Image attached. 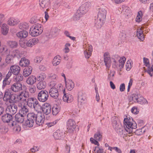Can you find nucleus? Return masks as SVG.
Returning <instances> with one entry per match:
<instances>
[{
    "label": "nucleus",
    "mask_w": 153,
    "mask_h": 153,
    "mask_svg": "<svg viewBox=\"0 0 153 153\" xmlns=\"http://www.w3.org/2000/svg\"><path fill=\"white\" fill-rule=\"evenodd\" d=\"M45 118L44 115L36 114L33 113H29L27 115L25 124L28 127H32L35 123L39 126H42Z\"/></svg>",
    "instance_id": "obj_1"
},
{
    "label": "nucleus",
    "mask_w": 153,
    "mask_h": 153,
    "mask_svg": "<svg viewBox=\"0 0 153 153\" xmlns=\"http://www.w3.org/2000/svg\"><path fill=\"white\" fill-rule=\"evenodd\" d=\"M124 127L126 131L130 134L133 132V129L137 128V124L131 117H127L124 120Z\"/></svg>",
    "instance_id": "obj_2"
},
{
    "label": "nucleus",
    "mask_w": 153,
    "mask_h": 153,
    "mask_svg": "<svg viewBox=\"0 0 153 153\" xmlns=\"http://www.w3.org/2000/svg\"><path fill=\"white\" fill-rule=\"evenodd\" d=\"M105 9L100 8L97 19H95V26L97 28H100L105 23Z\"/></svg>",
    "instance_id": "obj_3"
},
{
    "label": "nucleus",
    "mask_w": 153,
    "mask_h": 153,
    "mask_svg": "<svg viewBox=\"0 0 153 153\" xmlns=\"http://www.w3.org/2000/svg\"><path fill=\"white\" fill-rule=\"evenodd\" d=\"M43 30V27L41 25L35 24L30 28L29 33L32 36H36L41 34Z\"/></svg>",
    "instance_id": "obj_4"
},
{
    "label": "nucleus",
    "mask_w": 153,
    "mask_h": 153,
    "mask_svg": "<svg viewBox=\"0 0 153 153\" xmlns=\"http://www.w3.org/2000/svg\"><path fill=\"white\" fill-rule=\"evenodd\" d=\"M16 97L13 94L11 90L7 89L4 91L3 95V100L5 102H9L10 103L13 102L15 100Z\"/></svg>",
    "instance_id": "obj_5"
},
{
    "label": "nucleus",
    "mask_w": 153,
    "mask_h": 153,
    "mask_svg": "<svg viewBox=\"0 0 153 153\" xmlns=\"http://www.w3.org/2000/svg\"><path fill=\"white\" fill-rule=\"evenodd\" d=\"M27 105L30 108H34L36 111H39L41 108V105L39 103L37 100L34 98H30L28 99Z\"/></svg>",
    "instance_id": "obj_6"
},
{
    "label": "nucleus",
    "mask_w": 153,
    "mask_h": 153,
    "mask_svg": "<svg viewBox=\"0 0 153 153\" xmlns=\"http://www.w3.org/2000/svg\"><path fill=\"white\" fill-rule=\"evenodd\" d=\"M132 100L135 102H137L141 104H147V100L140 94H133L131 96Z\"/></svg>",
    "instance_id": "obj_7"
},
{
    "label": "nucleus",
    "mask_w": 153,
    "mask_h": 153,
    "mask_svg": "<svg viewBox=\"0 0 153 153\" xmlns=\"http://www.w3.org/2000/svg\"><path fill=\"white\" fill-rule=\"evenodd\" d=\"M49 97L48 92L46 90L40 91L38 94V99L40 102H44L48 99Z\"/></svg>",
    "instance_id": "obj_8"
},
{
    "label": "nucleus",
    "mask_w": 153,
    "mask_h": 153,
    "mask_svg": "<svg viewBox=\"0 0 153 153\" xmlns=\"http://www.w3.org/2000/svg\"><path fill=\"white\" fill-rule=\"evenodd\" d=\"M67 127L68 132L73 133L76 127L75 122L73 119H69L67 122Z\"/></svg>",
    "instance_id": "obj_9"
},
{
    "label": "nucleus",
    "mask_w": 153,
    "mask_h": 153,
    "mask_svg": "<svg viewBox=\"0 0 153 153\" xmlns=\"http://www.w3.org/2000/svg\"><path fill=\"white\" fill-rule=\"evenodd\" d=\"M41 108L39 110H42L43 114L47 115L50 114L51 111V105L48 103H45L43 104L42 106L41 105Z\"/></svg>",
    "instance_id": "obj_10"
},
{
    "label": "nucleus",
    "mask_w": 153,
    "mask_h": 153,
    "mask_svg": "<svg viewBox=\"0 0 153 153\" xmlns=\"http://www.w3.org/2000/svg\"><path fill=\"white\" fill-rule=\"evenodd\" d=\"M10 89L14 92H18L22 90V85L21 82H15L11 85Z\"/></svg>",
    "instance_id": "obj_11"
},
{
    "label": "nucleus",
    "mask_w": 153,
    "mask_h": 153,
    "mask_svg": "<svg viewBox=\"0 0 153 153\" xmlns=\"http://www.w3.org/2000/svg\"><path fill=\"white\" fill-rule=\"evenodd\" d=\"M91 5L90 2H87L83 4L79 8V10L83 14L86 13L89 10Z\"/></svg>",
    "instance_id": "obj_12"
},
{
    "label": "nucleus",
    "mask_w": 153,
    "mask_h": 153,
    "mask_svg": "<svg viewBox=\"0 0 153 153\" xmlns=\"http://www.w3.org/2000/svg\"><path fill=\"white\" fill-rule=\"evenodd\" d=\"M17 106L15 104H13L8 106L7 109V111H8V113L13 115L16 113L17 110Z\"/></svg>",
    "instance_id": "obj_13"
},
{
    "label": "nucleus",
    "mask_w": 153,
    "mask_h": 153,
    "mask_svg": "<svg viewBox=\"0 0 153 153\" xmlns=\"http://www.w3.org/2000/svg\"><path fill=\"white\" fill-rule=\"evenodd\" d=\"M86 100L85 94L82 92H79L78 95V105H83L85 103Z\"/></svg>",
    "instance_id": "obj_14"
},
{
    "label": "nucleus",
    "mask_w": 153,
    "mask_h": 153,
    "mask_svg": "<svg viewBox=\"0 0 153 153\" xmlns=\"http://www.w3.org/2000/svg\"><path fill=\"white\" fill-rule=\"evenodd\" d=\"M50 95L54 99H57L59 96V94L57 89L54 87L50 88L49 92Z\"/></svg>",
    "instance_id": "obj_15"
},
{
    "label": "nucleus",
    "mask_w": 153,
    "mask_h": 153,
    "mask_svg": "<svg viewBox=\"0 0 153 153\" xmlns=\"http://www.w3.org/2000/svg\"><path fill=\"white\" fill-rule=\"evenodd\" d=\"M13 118L12 115L8 113L3 115L1 117L2 121L4 123H10V122L13 120Z\"/></svg>",
    "instance_id": "obj_16"
},
{
    "label": "nucleus",
    "mask_w": 153,
    "mask_h": 153,
    "mask_svg": "<svg viewBox=\"0 0 153 153\" xmlns=\"http://www.w3.org/2000/svg\"><path fill=\"white\" fill-rule=\"evenodd\" d=\"M117 117L115 116L113 117L111 119L112 125L116 131L120 128V127H121L120 124L117 122Z\"/></svg>",
    "instance_id": "obj_17"
},
{
    "label": "nucleus",
    "mask_w": 153,
    "mask_h": 153,
    "mask_svg": "<svg viewBox=\"0 0 153 153\" xmlns=\"http://www.w3.org/2000/svg\"><path fill=\"white\" fill-rule=\"evenodd\" d=\"M50 0H39L40 6L43 8L49 7L50 5Z\"/></svg>",
    "instance_id": "obj_18"
},
{
    "label": "nucleus",
    "mask_w": 153,
    "mask_h": 153,
    "mask_svg": "<svg viewBox=\"0 0 153 153\" xmlns=\"http://www.w3.org/2000/svg\"><path fill=\"white\" fill-rule=\"evenodd\" d=\"M15 120L18 123H22L24 120V116L20 113L17 114L15 116Z\"/></svg>",
    "instance_id": "obj_19"
},
{
    "label": "nucleus",
    "mask_w": 153,
    "mask_h": 153,
    "mask_svg": "<svg viewBox=\"0 0 153 153\" xmlns=\"http://www.w3.org/2000/svg\"><path fill=\"white\" fill-rule=\"evenodd\" d=\"M39 41L37 38H34L29 39L26 42V45L29 47H32L33 45L37 44Z\"/></svg>",
    "instance_id": "obj_20"
},
{
    "label": "nucleus",
    "mask_w": 153,
    "mask_h": 153,
    "mask_svg": "<svg viewBox=\"0 0 153 153\" xmlns=\"http://www.w3.org/2000/svg\"><path fill=\"white\" fill-rule=\"evenodd\" d=\"M30 61L28 59L25 57L21 58L19 62V65L22 67H26V66H29Z\"/></svg>",
    "instance_id": "obj_21"
},
{
    "label": "nucleus",
    "mask_w": 153,
    "mask_h": 153,
    "mask_svg": "<svg viewBox=\"0 0 153 153\" xmlns=\"http://www.w3.org/2000/svg\"><path fill=\"white\" fill-rule=\"evenodd\" d=\"M10 70L14 75H16L19 73L20 68L18 65H14L10 67Z\"/></svg>",
    "instance_id": "obj_22"
},
{
    "label": "nucleus",
    "mask_w": 153,
    "mask_h": 153,
    "mask_svg": "<svg viewBox=\"0 0 153 153\" xmlns=\"http://www.w3.org/2000/svg\"><path fill=\"white\" fill-rule=\"evenodd\" d=\"M65 133L59 130H57L53 134V136L56 139H61Z\"/></svg>",
    "instance_id": "obj_23"
},
{
    "label": "nucleus",
    "mask_w": 153,
    "mask_h": 153,
    "mask_svg": "<svg viewBox=\"0 0 153 153\" xmlns=\"http://www.w3.org/2000/svg\"><path fill=\"white\" fill-rule=\"evenodd\" d=\"M32 69V67L30 66L26 67L23 70V76L25 77L29 76L31 74Z\"/></svg>",
    "instance_id": "obj_24"
},
{
    "label": "nucleus",
    "mask_w": 153,
    "mask_h": 153,
    "mask_svg": "<svg viewBox=\"0 0 153 153\" xmlns=\"http://www.w3.org/2000/svg\"><path fill=\"white\" fill-rule=\"evenodd\" d=\"M83 14V13L79 10H77L73 17V20L76 21L79 20L80 18L82 16Z\"/></svg>",
    "instance_id": "obj_25"
},
{
    "label": "nucleus",
    "mask_w": 153,
    "mask_h": 153,
    "mask_svg": "<svg viewBox=\"0 0 153 153\" xmlns=\"http://www.w3.org/2000/svg\"><path fill=\"white\" fill-rule=\"evenodd\" d=\"M28 34L27 31L23 30L17 33L16 35L20 39L24 38L27 36Z\"/></svg>",
    "instance_id": "obj_26"
},
{
    "label": "nucleus",
    "mask_w": 153,
    "mask_h": 153,
    "mask_svg": "<svg viewBox=\"0 0 153 153\" xmlns=\"http://www.w3.org/2000/svg\"><path fill=\"white\" fill-rule=\"evenodd\" d=\"M36 81V78L34 76H30L26 80L27 83L31 85H33Z\"/></svg>",
    "instance_id": "obj_27"
},
{
    "label": "nucleus",
    "mask_w": 153,
    "mask_h": 153,
    "mask_svg": "<svg viewBox=\"0 0 153 153\" xmlns=\"http://www.w3.org/2000/svg\"><path fill=\"white\" fill-rule=\"evenodd\" d=\"M137 36L141 41H143L144 39V36L143 33V32L141 28H138L137 30Z\"/></svg>",
    "instance_id": "obj_28"
},
{
    "label": "nucleus",
    "mask_w": 153,
    "mask_h": 153,
    "mask_svg": "<svg viewBox=\"0 0 153 153\" xmlns=\"http://www.w3.org/2000/svg\"><path fill=\"white\" fill-rule=\"evenodd\" d=\"M122 11L127 16H128L129 14H130V13L131 12L129 7L126 5H123L122 6Z\"/></svg>",
    "instance_id": "obj_29"
},
{
    "label": "nucleus",
    "mask_w": 153,
    "mask_h": 153,
    "mask_svg": "<svg viewBox=\"0 0 153 153\" xmlns=\"http://www.w3.org/2000/svg\"><path fill=\"white\" fill-rule=\"evenodd\" d=\"M106 66L107 68H109L111 65V60L110 55L108 53L106 52Z\"/></svg>",
    "instance_id": "obj_30"
},
{
    "label": "nucleus",
    "mask_w": 153,
    "mask_h": 153,
    "mask_svg": "<svg viewBox=\"0 0 153 153\" xmlns=\"http://www.w3.org/2000/svg\"><path fill=\"white\" fill-rule=\"evenodd\" d=\"M46 86V83L45 81L39 82L37 84V88L40 90L44 89Z\"/></svg>",
    "instance_id": "obj_31"
},
{
    "label": "nucleus",
    "mask_w": 153,
    "mask_h": 153,
    "mask_svg": "<svg viewBox=\"0 0 153 153\" xmlns=\"http://www.w3.org/2000/svg\"><path fill=\"white\" fill-rule=\"evenodd\" d=\"M19 21L13 18H10L8 21V24L10 26H13L18 23Z\"/></svg>",
    "instance_id": "obj_32"
},
{
    "label": "nucleus",
    "mask_w": 153,
    "mask_h": 153,
    "mask_svg": "<svg viewBox=\"0 0 153 153\" xmlns=\"http://www.w3.org/2000/svg\"><path fill=\"white\" fill-rule=\"evenodd\" d=\"M61 57L59 55L55 56L53 59L52 62L53 65L56 66L58 65L61 60Z\"/></svg>",
    "instance_id": "obj_33"
},
{
    "label": "nucleus",
    "mask_w": 153,
    "mask_h": 153,
    "mask_svg": "<svg viewBox=\"0 0 153 153\" xmlns=\"http://www.w3.org/2000/svg\"><path fill=\"white\" fill-rule=\"evenodd\" d=\"M9 27L8 26L4 24L1 27V33L4 35H6L8 33Z\"/></svg>",
    "instance_id": "obj_34"
},
{
    "label": "nucleus",
    "mask_w": 153,
    "mask_h": 153,
    "mask_svg": "<svg viewBox=\"0 0 153 153\" xmlns=\"http://www.w3.org/2000/svg\"><path fill=\"white\" fill-rule=\"evenodd\" d=\"M66 86L68 90L71 91L74 87V83L72 80H69L68 82L66 83L65 82Z\"/></svg>",
    "instance_id": "obj_35"
},
{
    "label": "nucleus",
    "mask_w": 153,
    "mask_h": 153,
    "mask_svg": "<svg viewBox=\"0 0 153 153\" xmlns=\"http://www.w3.org/2000/svg\"><path fill=\"white\" fill-rule=\"evenodd\" d=\"M22 93H20L19 95L15 96L16 97V99L15 100L14 102H16L17 101H26V99L25 98H23L22 96Z\"/></svg>",
    "instance_id": "obj_36"
},
{
    "label": "nucleus",
    "mask_w": 153,
    "mask_h": 153,
    "mask_svg": "<svg viewBox=\"0 0 153 153\" xmlns=\"http://www.w3.org/2000/svg\"><path fill=\"white\" fill-rule=\"evenodd\" d=\"M46 74L44 73H42L39 74L37 77L36 79L37 81L39 82L45 81L44 80L46 78Z\"/></svg>",
    "instance_id": "obj_37"
},
{
    "label": "nucleus",
    "mask_w": 153,
    "mask_h": 153,
    "mask_svg": "<svg viewBox=\"0 0 153 153\" xmlns=\"http://www.w3.org/2000/svg\"><path fill=\"white\" fill-rule=\"evenodd\" d=\"M13 78L14 81L16 82H19L22 81L23 79V76L22 74L19 73L16 75H15Z\"/></svg>",
    "instance_id": "obj_38"
},
{
    "label": "nucleus",
    "mask_w": 153,
    "mask_h": 153,
    "mask_svg": "<svg viewBox=\"0 0 153 153\" xmlns=\"http://www.w3.org/2000/svg\"><path fill=\"white\" fill-rule=\"evenodd\" d=\"M8 131V128L4 125L0 124V133L2 134H5Z\"/></svg>",
    "instance_id": "obj_39"
},
{
    "label": "nucleus",
    "mask_w": 153,
    "mask_h": 153,
    "mask_svg": "<svg viewBox=\"0 0 153 153\" xmlns=\"http://www.w3.org/2000/svg\"><path fill=\"white\" fill-rule=\"evenodd\" d=\"M126 60V58L124 57L120 58L119 60V67L120 68H122L124 66Z\"/></svg>",
    "instance_id": "obj_40"
},
{
    "label": "nucleus",
    "mask_w": 153,
    "mask_h": 153,
    "mask_svg": "<svg viewBox=\"0 0 153 153\" xmlns=\"http://www.w3.org/2000/svg\"><path fill=\"white\" fill-rule=\"evenodd\" d=\"M116 131L120 137L124 138L125 136H126L125 131L124 130H123L121 128H120L118 129Z\"/></svg>",
    "instance_id": "obj_41"
},
{
    "label": "nucleus",
    "mask_w": 153,
    "mask_h": 153,
    "mask_svg": "<svg viewBox=\"0 0 153 153\" xmlns=\"http://www.w3.org/2000/svg\"><path fill=\"white\" fill-rule=\"evenodd\" d=\"M40 21V20L39 18L36 16H34L31 19L30 22L32 24L37 23L36 24L37 25V24H39Z\"/></svg>",
    "instance_id": "obj_42"
},
{
    "label": "nucleus",
    "mask_w": 153,
    "mask_h": 153,
    "mask_svg": "<svg viewBox=\"0 0 153 153\" xmlns=\"http://www.w3.org/2000/svg\"><path fill=\"white\" fill-rule=\"evenodd\" d=\"M13 58L10 54H9L6 57L5 61L7 64H10L13 62Z\"/></svg>",
    "instance_id": "obj_43"
},
{
    "label": "nucleus",
    "mask_w": 153,
    "mask_h": 153,
    "mask_svg": "<svg viewBox=\"0 0 153 153\" xmlns=\"http://www.w3.org/2000/svg\"><path fill=\"white\" fill-rule=\"evenodd\" d=\"M60 110V108L57 106H54L52 108L53 114L56 115L59 112Z\"/></svg>",
    "instance_id": "obj_44"
},
{
    "label": "nucleus",
    "mask_w": 153,
    "mask_h": 153,
    "mask_svg": "<svg viewBox=\"0 0 153 153\" xmlns=\"http://www.w3.org/2000/svg\"><path fill=\"white\" fill-rule=\"evenodd\" d=\"M19 27L20 29H27L28 28L29 25L26 23L20 24L19 25Z\"/></svg>",
    "instance_id": "obj_45"
},
{
    "label": "nucleus",
    "mask_w": 153,
    "mask_h": 153,
    "mask_svg": "<svg viewBox=\"0 0 153 153\" xmlns=\"http://www.w3.org/2000/svg\"><path fill=\"white\" fill-rule=\"evenodd\" d=\"M147 67L148 68L145 71V72H147L151 76H152L153 74V65H152L151 67L150 66Z\"/></svg>",
    "instance_id": "obj_46"
},
{
    "label": "nucleus",
    "mask_w": 153,
    "mask_h": 153,
    "mask_svg": "<svg viewBox=\"0 0 153 153\" xmlns=\"http://www.w3.org/2000/svg\"><path fill=\"white\" fill-rule=\"evenodd\" d=\"M28 112V109L27 108L26 106L24 105L22 107L19 111L21 114H22L24 115H25Z\"/></svg>",
    "instance_id": "obj_47"
},
{
    "label": "nucleus",
    "mask_w": 153,
    "mask_h": 153,
    "mask_svg": "<svg viewBox=\"0 0 153 153\" xmlns=\"http://www.w3.org/2000/svg\"><path fill=\"white\" fill-rule=\"evenodd\" d=\"M8 44L11 48H16L18 46L17 42L16 41H9L8 42Z\"/></svg>",
    "instance_id": "obj_48"
},
{
    "label": "nucleus",
    "mask_w": 153,
    "mask_h": 153,
    "mask_svg": "<svg viewBox=\"0 0 153 153\" xmlns=\"http://www.w3.org/2000/svg\"><path fill=\"white\" fill-rule=\"evenodd\" d=\"M94 138L99 141H100L102 138V135L99 131L97 132L94 135Z\"/></svg>",
    "instance_id": "obj_49"
},
{
    "label": "nucleus",
    "mask_w": 153,
    "mask_h": 153,
    "mask_svg": "<svg viewBox=\"0 0 153 153\" xmlns=\"http://www.w3.org/2000/svg\"><path fill=\"white\" fill-rule=\"evenodd\" d=\"M142 16V12L141 11H140L138 13V14L136 18V21L138 22L141 21Z\"/></svg>",
    "instance_id": "obj_50"
},
{
    "label": "nucleus",
    "mask_w": 153,
    "mask_h": 153,
    "mask_svg": "<svg viewBox=\"0 0 153 153\" xmlns=\"http://www.w3.org/2000/svg\"><path fill=\"white\" fill-rule=\"evenodd\" d=\"M108 79L109 80H111L114 75L115 72L114 71H108Z\"/></svg>",
    "instance_id": "obj_51"
},
{
    "label": "nucleus",
    "mask_w": 153,
    "mask_h": 153,
    "mask_svg": "<svg viewBox=\"0 0 153 153\" xmlns=\"http://www.w3.org/2000/svg\"><path fill=\"white\" fill-rule=\"evenodd\" d=\"M9 79L7 78H5L4 80H3L2 87L3 88L5 86L7 85H9L10 84V81L8 80Z\"/></svg>",
    "instance_id": "obj_52"
},
{
    "label": "nucleus",
    "mask_w": 153,
    "mask_h": 153,
    "mask_svg": "<svg viewBox=\"0 0 153 153\" xmlns=\"http://www.w3.org/2000/svg\"><path fill=\"white\" fill-rule=\"evenodd\" d=\"M126 70L129 71L130 70L131 67V61H128L126 63Z\"/></svg>",
    "instance_id": "obj_53"
},
{
    "label": "nucleus",
    "mask_w": 153,
    "mask_h": 153,
    "mask_svg": "<svg viewBox=\"0 0 153 153\" xmlns=\"http://www.w3.org/2000/svg\"><path fill=\"white\" fill-rule=\"evenodd\" d=\"M131 112L135 114H137L139 112V110L136 107H134L131 109Z\"/></svg>",
    "instance_id": "obj_54"
},
{
    "label": "nucleus",
    "mask_w": 153,
    "mask_h": 153,
    "mask_svg": "<svg viewBox=\"0 0 153 153\" xmlns=\"http://www.w3.org/2000/svg\"><path fill=\"white\" fill-rule=\"evenodd\" d=\"M43 59L42 57L39 56H37L35 58L34 61L36 63H39Z\"/></svg>",
    "instance_id": "obj_55"
},
{
    "label": "nucleus",
    "mask_w": 153,
    "mask_h": 153,
    "mask_svg": "<svg viewBox=\"0 0 153 153\" xmlns=\"http://www.w3.org/2000/svg\"><path fill=\"white\" fill-rule=\"evenodd\" d=\"M143 62L146 67H148L150 66L149 62V59L145 57H143Z\"/></svg>",
    "instance_id": "obj_56"
},
{
    "label": "nucleus",
    "mask_w": 153,
    "mask_h": 153,
    "mask_svg": "<svg viewBox=\"0 0 153 153\" xmlns=\"http://www.w3.org/2000/svg\"><path fill=\"white\" fill-rule=\"evenodd\" d=\"M90 140L92 143L96 145L97 146L99 145V143L98 142V140H96L95 139H94L93 138L91 137L90 138Z\"/></svg>",
    "instance_id": "obj_57"
},
{
    "label": "nucleus",
    "mask_w": 153,
    "mask_h": 153,
    "mask_svg": "<svg viewBox=\"0 0 153 153\" xmlns=\"http://www.w3.org/2000/svg\"><path fill=\"white\" fill-rule=\"evenodd\" d=\"M29 87V91L31 93H33L35 92L36 91V87L34 85H31Z\"/></svg>",
    "instance_id": "obj_58"
},
{
    "label": "nucleus",
    "mask_w": 153,
    "mask_h": 153,
    "mask_svg": "<svg viewBox=\"0 0 153 153\" xmlns=\"http://www.w3.org/2000/svg\"><path fill=\"white\" fill-rule=\"evenodd\" d=\"M85 56L86 58L88 59L91 54V53L88 52L87 50L85 51H84Z\"/></svg>",
    "instance_id": "obj_59"
},
{
    "label": "nucleus",
    "mask_w": 153,
    "mask_h": 153,
    "mask_svg": "<svg viewBox=\"0 0 153 153\" xmlns=\"http://www.w3.org/2000/svg\"><path fill=\"white\" fill-rule=\"evenodd\" d=\"M49 9L48 8L46 10V11L45 12V19L46 20V21H47L49 17V16L48 14V12L49 11Z\"/></svg>",
    "instance_id": "obj_60"
},
{
    "label": "nucleus",
    "mask_w": 153,
    "mask_h": 153,
    "mask_svg": "<svg viewBox=\"0 0 153 153\" xmlns=\"http://www.w3.org/2000/svg\"><path fill=\"white\" fill-rule=\"evenodd\" d=\"M126 35L124 31H122L120 33V36L122 39H124L126 37Z\"/></svg>",
    "instance_id": "obj_61"
},
{
    "label": "nucleus",
    "mask_w": 153,
    "mask_h": 153,
    "mask_svg": "<svg viewBox=\"0 0 153 153\" xmlns=\"http://www.w3.org/2000/svg\"><path fill=\"white\" fill-rule=\"evenodd\" d=\"M18 50H16L15 51H13L11 53V54L10 55H11V56H12L13 59L18 55Z\"/></svg>",
    "instance_id": "obj_62"
},
{
    "label": "nucleus",
    "mask_w": 153,
    "mask_h": 153,
    "mask_svg": "<svg viewBox=\"0 0 153 153\" xmlns=\"http://www.w3.org/2000/svg\"><path fill=\"white\" fill-rule=\"evenodd\" d=\"M68 96V103H70L73 100V97L72 95L70 94H67Z\"/></svg>",
    "instance_id": "obj_63"
},
{
    "label": "nucleus",
    "mask_w": 153,
    "mask_h": 153,
    "mask_svg": "<svg viewBox=\"0 0 153 153\" xmlns=\"http://www.w3.org/2000/svg\"><path fill=\"white\" fill-rule=\"evenodd\" d=\"M97 149H98L97 150V153H104L103 149L99 148L97 146H96L95 147V149L94 150L95 151V150Z\"/></svg>",
    "instance_id": "obj_64"
}]
</instances>
